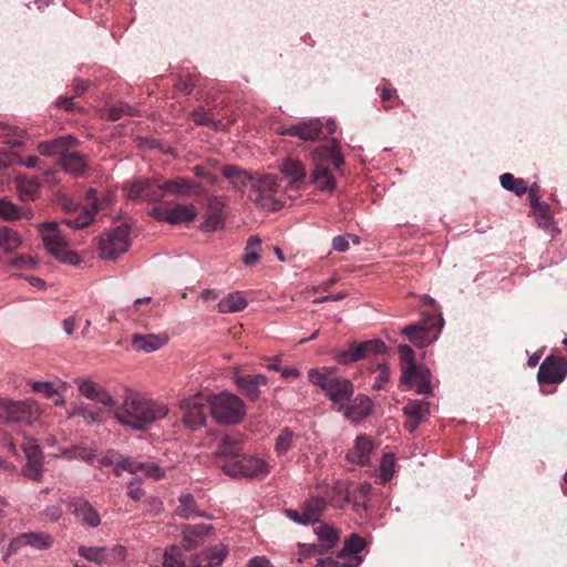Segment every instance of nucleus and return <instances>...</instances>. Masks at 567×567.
<instances>
[{"mask_svg": "<svg viewBox=\"0 0 567 567\" xmlns=\"http://www.w3.org/2000/svg\"><path fill=\"white\" fill-rule=\"evenodd\" d=\"M167 414L168 408L165 404L130 391L125 393L123 404L115 411L114 417L123 426L134 431H145Z\"/></svg>", "mask_w": 567, "mask_h": 567, "instance_id": "f257e3e1", "label": "nucleus"}, {"mask_svg": "<svg viewBox=\"0 0 567 567\" xmlns=\"http://www.w3.org/2000/svg\"><path fill=\"white\" fill-rule=\"evenodd\" d=\"M208 403L212 416L221 424H237L246 414L243 400L235 394L223 392L213 395Z\"/></svg>", "mask_w": 567, "mask_h": 567, "instance_id": "f03ea898", "label": "nucleus"}, {"mask_svg": "<svg viewBox=\"0 0 567 567\" xmlns=\"http://www.w3.org/2000/svg\"><path fill=\"white\" fill-rule=\"evenodd\" d=\"M39 230L43 245L50 255L68 265H78L81 261L80 256L69 249L68 241L56 223H42Z\"/></svg>", "mask_w": 567, "mask_h": 567, "instance_id": "7ed1b4c3", "label": "nucleus"}, {"mask_svg": "<svg viewBox=\"0 0 567 567\" xmlns=\"http://www.w3.org/2000/svg\"><path fill=\"white\" fill-rule=\"evenodd\" d=\"M278 177L271 174L256 175L251 184L252 200L264 210L277 212L282 203L275 198L278 192Z\"/></svg>", "mask_w": 567, "mask_h": 567, "instance_id": "20e7f679", "label": "nucleus"}, {"mask_svg": "<svg viewBox=\"0 0 567 567\" xmlns=\"http://www.w3.org/2000/svg\"><path fill=\"white\" fill-rule=\"evenodd\" d=\"M131 246L130 227L120 225L102 234L99 243V255L102 259L113 260L127 251Z\"/></svg>", "mask_w": 567, "mask_h": 567, "instance_id": "39448f33", "label": "nucleus"}, {"mask_svg": "<svg viewBox=\"0 0 567 567\" xmlns=\"http://www.w3.org/2000/svg\"><path fill=\"white\" fill-rule=\"evenodd\" d=\"M220 468L225 474L234 478H254L266 476L269 473V467L262 458L244 454L235 462L221 464Z\"/></svg>", "mask_w": 567, "mask_h": 567, "instance_id": "423d86ee", "label": "nucleus"}, {"mask_svg": "<svg viewBox=\"0 0 567 567\" xmlns=\"http://www.w3.org/2000/svg\"><path fill=\"white\" fill-rule=\"evenodd\" d=\"M386 350V344L380 339L367 340L360 343L351 342L347 350L334 355V360L341 365H350L372 354H383Z\"/></svg>", "mask_w": 567, "mask_h": 567, "instance_id": "0eeeda50", "label": "nucleus"}, {"mask_svg": "<svg viewBox=\"0 0 567 567\" xmlns=\"http://www.w3.org/2000/svg\"><path fill=\"white\" fill-rule=\"evenodd\" d=\"M34 403L31 401H0V422L4 424H31L34 414Z\"/></svg>", "mask_w": 567, "mask_h": 567, "instance_id": "6e6552de", "label": "nucleus"}, {"mask_svg": "<svg viewBox=\"0 0 567 567\" xmlns=\"http://www.w3.org/2000/svg\"><path fill=\"white\" fill-rule=\"evenodd\" d=\"M567 375V361L558 355L550 354L540 363L537 372L539 384H557Z\"/></svg>", "mask_w": 567, "mask_h": 567, "instance_id": "1a4fd4ad", "label": "nucleus"}, {"mask_svg": "<svg viewBox=\"0 0 567 567\" xmlns=\"http://www.w3.org/2000/svg\"><path fill=\"white\" fill-rule=\"evenodd\" d=\"M215 534L213 525L199 523L183 525L181 528V544L186 551L194 550L205 544Z\"/></svg>", "mask_w": 567, "mask_h": 567, "instance_id": "9d476101", "label": "nucleus"}, {"mask_svg": "<svg viewBox=\"0 0 567 567\" xmlns=\"http://www.w3.org/2000/svg\"><path fill=\"white\" fill-rule=\"evenodd\" d=\"M183 423L190 430H196L206 422V413L209 410V403H205L202 396L188 398L182 401Z\"/></svg>", "mask_w": 567, "mask_h": 567, "instance_id": "9b49d317", "label": "nucleus"}, {"mask_svg": "<svg viewBox=\"0 0 567 567\" xmlns=\"http://www.w3.org/2000/svg\"><path fill=\"white\" fill-rule=\"evenodd\" d=\"M27 462L21 468V474L34 482L43 478V453L35 441L30 440L23 445Z\"/></svg>", "mask_w": 567, "mask_h": 567, "instance_id": "f8f14e48", "label": "nucleus"}, {"mask_svg": "<svg viewBox=\"0 0 567 567\" xmlns=\"http://www.w3.org/2000/svg\"><path fill=\"white\" fill-rule=\"evenodd\" d=\"M158 221H166L171 225L193 221L197 216L194 205L177 204L173 207H155L151 212Z\"/></svg>", "mask_w": 567, "mask_h": 567, "instance_id": "ddd939ff", "label": "nucleus"}, {"mask_svg": "<svg viewBox=\"0 0 567 567\" xmlns=\"http://www.w3.org/2000/svg\"><path fill=\"white\" fill-rule=\"evenodd\" d=\"M353 392L354 386L349 379L334 377L331 379L324 394L332 402V409L339 412L340 409L350 401Z\"/></svg>", "mask_w": 567, "mask_h": 567, "instance_id": "4468645a", "label": "nucleus"}, {"mask_svg": "<svg viewBox=\"0 0 567 567\" xmlns=\"http://www.w3.org/2000/svg\"><path fill=\"white\" fill-rule=\"evenodd\" d=\"M373 411V402L365 394H358L353 399H350L342 409H340V413L351 421L354 424L360 423L371 415Z\"/></svg>", "mask_w": 567, "mask_h": 567, "instance_id": "2eb2a0df", "label": "nucleus"}, {"mask_svg": "<svg viewBox=\"0 0 567 567\" xmlns=\"http://www.w3.org/2000/svg\"><path fill=\"white\" fill-rule=\"evenodd\" d=\"M177 506L174 509V515L182 519H192L195 517L212 519L213 516L199 509V506L189 492H182L177 497Z\"/></svg>", "mask_w": 567, "mask_h": 567, "instance_id": "dca6fc26", "label": "nucleus"}, {"mask_svg": "<svg viewBox=\"0 0 567 567\" xmlns=\"http://www.w3.org/2000/svg\"><path fill=\"white\" fill-rule=\"evenodd\" d=\"M228 546L217 544L205 548L202 553L194 554L195 567H218L228 556Z\"/></svg>", "mask_w": 567, "mask_h": 567, "instance_id": "f3484780", "label": "nucleus"}, {"mask_svg": "<svg viewBox=\"0 0 567 567\" xmlns=\"http://www.w3.org/2000/svg\"><path fill=\"white\" fill-rule=\"evenodd\" d=\"M217 458L224 460V463L235 462L243 455V441L237 435H224L214 451Z\"/></svg>", "mask_w": 567, "mask_h": 567, "instance_id": "a211bd4d", "label": "nucleus"}, {"mask_svg": "<svg viewBox=\"0 0 567 567\" xmlns=\"http://www.w3.org/2000/svg\"><path fill=\"white\" fill-rule=\"evenodd\" d=\"M87 206L74 218H66L63 223L73 229H82L89 226L94 215L99 212L100 206L96 200V190L91 188L86 192Z\"/></svg>", "mask_w": 567, "mask_h": 567, "instance_id": "6ab92c4d", "label": "nucleus"}, {"mask_svg": "<svg viewBox=\"0 0 567 567\" xmlns=\"http://www.w3.org/2000/svg\"><path fill=\"white\" fill-rule=\"evenodd\" d=\"M235 383L246 398L257 401L260 396V388L267 385L268 379L264 374H237L235 375Z\"/></svg>", "mask_w": 567, "mask_h": 567, "instance_id": "aec40b11", "label": "nucleus"}, {"mask_svg": "<svg viewBox=\"0 0 567 567\" xmlns=\"http://www.w3.org/2000/svg\"><path fill=\"white\" fill-rule=\"evenodd\" d=\"M400 383L408 388H414L419 394L431 395L433 393L431 371L425 365L416 367V370L412 372L406 380H402L401 377Z\"/></svg>", "mask_w": 567, "mask_h": 567, "instance_id": "412c9836", "label": "nucleus"}, {"mask_svg": "<svg viewBox=\"0 0 567 567\" xmlns=\"http://www.w3.org/2000/svg\"><path fill=\"white\" fill-rule=\"evenodd\" d=\"M125 189L127 190V197L133 200L145 199L155 202L163 197V194L158 192V187H154L153 184L144 179L127 183Z\"/></svg>", "mask_w": 567, "mask_h": 567, "instance_id": "4be33fe9", "label": "nucleus"}, {"mask_svg": "<svg viewBox=\"0 0 567 567\" xmlns=\"http://www.w3.org/2000/svg\"><path fill=\"white\" fill-rule=\"evenodd\" d=\"M168 342V336L166 333H134L132 336V346L136 351H143L146 353L154 352Z\"/></svg>", "mask_w": 567, "mask_h": 567, "instance_id": "5701e85b", "label": "nucleus"}, {"mask_svg": "<svg viewBox=\"0 0 567 567\" xmlns=\"http://www.w3.org/2000/svg\"><path fill=\"white\" fill-rule=\"evenodd\" d=\"M172 192L176 195H200L204 193L203 187L189 178L178 177L175 179L166 181L163 185L158 186V192Z\"/></svg>", "mask_w": 567, "mask_h": 567, "instance_id": "b1692460", "label": "nucleus"}, {"mask_svg": "<svg viewBox=\"0 0 567 567\" xmlns=\"http://www.w3.org/2000/svg\"><path fill=\"white\" fill-rule=\"evenodd\" d=\"M72 513L86 526L97 527L101 518L97 511L84 498H76L71 503Z\"/></svg>", "mask_w": 567, "mask_h": 567, "instance_id": "393cba45", "label": "nucleus"}, {"mask_svg": "<svg viewBox=\"0 0 567 567\" xmlns=\"http://www.w3.org/2000/svg\"><path fill=\"white\" fill-rule=\"evenodd\" d=\"M59 163L62 168L74 176H81L84 174L87 162L84 155L79 152L61 151Z\"/></svg>", "mask_w": 567, "mask_h": 567, "instance_id": "a878e982", "label": "nucleus"}, {"mask_svg": "<svg viewBox=\"0 0 567 567\" xmlns=\"http://www.w3.org/2000/svg\"><path fill=\"white\" fill-rule=\"evenodd\" d=\"M223 175L230 181L233 188L243 193L248 184L254 183L256 175L250 174L248 171L241 169L236 165H226L221 168Z\"/></svg>", "mask_w": 567, "mask_h": 567, "instance_id": "bb28decb", "label": "nucleus"}, {"mask_svg": "<svg viewBox=\"0 0 567 567\" xmlns=\"http://www.w3.org/2000/svg\"><path fill=\"white\" fill-rule=\"evenodd\" d=\"M16 188L22 202H33L39 196L40 179L35 176L18 175L16 177Z\"/></svg>", "mask_w": 567, "mask_h": 567, "instance_id": "cd10ccee", "label": "nucleus"}, {"mask_svg": "<svg viewBox=\"0 0 567 567\" xmlns=\"http://www.w3.org/2000/svg\"><path fill=\"white\" fill-rule=\"evenodd\" d=\"M401 333L414 346L423 348L432 342L431 329L423 322L405 326Z\"/></svg>", "mask_w": 567, "mask_h": 567, "instance_id": "c85d7f7f", "label": "nucleus"}, {"mask_svg": "<svg viewBox=\"0 0 567 567\" xmlns=\"http://www.w3.org/2000/svg\"><path fill=\"white\" fill-rule=\"evenodd\" d=\"M281 174L289 178V184L292 187H299L306 179L307 173L305 166L298 159L286 158L280 165Z\"/></svg>", "mask_w": 567, "mask_h": 567, "instance_id": "c756f323", "label": "nucleus"}, {"mask_svg": "<svg viewBox=\"0 0 567 567\" xmlns=\"http://www.w3.org/2000/svg\"><path fill=\"white\" fill-rule=\"evenodd\" d=\"M373 444L369 436L359 435L355 439L354 447L347 454V460L365 465L370 461V453L372 452Z\"/></svg>", "mask_w": 567, "mask_h": 567, "instance_id": "7c9ffc66", "label": "nucleus"}, {"mask_svg": "<svg viewBox=\"0 0 567 567\" xmlns=\"http://www.w3.org/2000/svg\"><path fill=\"white\" fill-rule=\"evenodd\" d=\"M22 237L18 230L0 225V250L3 254H14L22 246Z\"/></svg>", "mask_w": 567, "mask_h": 567, "instance_id": "2f4dec72", "label": "nucleus"}, {"mask_svg": "<svg viewBox=\"0 0 567 567\" xmlns=\"http://www.w3.org/2000/svg\"><path fill=\"white\" fill-rule=\"evenodd\" d=\"M322 122L319 118L302 121L293 124V136L302 141H316L322 132Z\"/></svg>", "mask_w": 567, "mask_h": 567, "instance_id": "473e14b6", "label": "nucleus"}, {"mask_svg": "<svg viewBox=\"0 0 567 567\" xmlns=\"http://www.w3.org/2000/svg\"><path fill=\"white\" fill-rule=\"evenodd\" d=\"M311 183L321 192H333L336 189V179L329 168L316 163L315 169L310 175Z\"/></svg>", "mask_w": 567, "mask_h": 567, "instance_id": "72a5a7b5", "label": "nucleus"}, {"mask_svg": "<svg viewBox=\"0 0 567 567\" xmlns=\"http://www.w3.org/2000/svg\"><path fill=\"white\" fill-rule=\"evenodd\" d=\"M164 567H195L193 555L188 558L182 553V548L175 545L167 547L163 555Z\"/></svg>", "mask_w": 567, "mask_h": 567, "instance_id": "f704fd0d", "label": "nucleus"}, {"mask_svg": "<svg viewBox=\"0 0 567 567\" xmlns=\"http://www.w3.org/2000/svg\"><path fill=\"white\" fill-rule=\"evenodd\" d=\"M365 542L358 534H351L343 543L342 548L338 551L337 557L344 561H349L351 557H360L359 553L364 548Z\"/></svg>", "mask_w": 567, "mask_h": 567, "instance_id": "c9c22d12", "label": "nucleus"}, {"mask_svg": "<svg viewBox=\"0 0 567 567\" xmlns=\"http://www.w3.org/2000/svg\"><path fill=\"white\" fill-rule=\"evenodd\" d=\"M76 140L71 136H60L58 138L41 142L38 145V151L44 156H52L59 154L61 156V151H66V146L69 143H75Z\"/></svg>", "mask_w": 567, "mask_h": 567, "instance_id": "e433bc0d", "label": "nucleus"}, {"mask_svg": "<svg viewBox=\"0 0 567 567\" xmlns=\"http://www.w3.org/2000/svg\"><path fill=\"white\" fill-rule=\"evenodd\" d=\"M248 302L241 292H231L218 302V310L221 313H231L244 310Z\"/></svg>", "mask_w": 567, "mask_h": 567, "instance_id": "4c0bfd02", "label": "nucleus"}, {"mask_svg": "<svg viewBox=\"0 0 567 567\" xmlns=\"http://www.w3.org/2000/svg\"><path fill=\"white\" fill-rule=\"evenodd\" d=\"M24 546H30L38 550H45L52 547L53 537L45 532L23 533Z\"/></svg>", "mask_w": 567, "mask_h": 567, "instance_id": "58836bf2", "label": "nucleus"}, {"mask_svg": "<svg viewBox=\"0 0 567 567\" xmlns=\"http://www.w3.org/2000/svg\"><path fill=\"white\" fill-rule=\"evenodd\" d=\"M95 452L96 450L90 446L73 445L71 447L63 449L60 454L55 455V457L91 462L95 456Z\"/></svg>", "mask_w": 567, "mask_h": 567, "instance_id": "ea45409f", "label": "nucleus"}, {"mask_svg": "<svg viewBox=\"0 0 567 567\" xmlns=\"http://www.w3.org/2000/svg\"><path fill=\"white\" fill-rule=\"evenodd\" d=\"M408 419L424 422L430 415V403L423 400H410L402 409Z\"/></svg>", "mask_w": 567, "mask_h": 567, "instance_id": "a19ab883", "label": "nucleus"}, {"mask_svg": "<svg viewBox=\"0 0 567 567\" xmlns=\"http://www.w3.org/2000/svg\"><path fill=\"white\" fill-rule=\"evenodd\" d=\"M326 508V501L322 497H310L303 504V514L306 522L316 524L319 522L322 512Z\"/></svg>", "mask_w": 567, "mask_h": 567, "instance_id": "79ce46f5", "label": "nucleus"}, {"mask_svg": "<svg viewBox=\"0 0 567 567\" xmlns=\"http://www.w3.org/2000/svg\"><path fill=\"white\" fill-rule=\"evenodd\" d=\"M261 252V239L259 236H250L247 240L245 252L243 256V262L247 267L256 265L260 259Z\"/></svg>", "mask_w": 567, "mask_h": 567, "instance_id": "37998d69", "label": "nucleus"}, {"mask_svg": "<svg viewBox=\"0 0 567 567\" xmlns=\"http://www.w3.org/2000/svg\"><path fill=\"white\" fill-rule=\"evenodd\" d=\"M316 534L319 540L318 544L326 553L332 549L339 540V530L328 525L319 526Z\"/></svg>", "mask_w": 567, "mask_h": 567, "instance_id": "c03bdc74", "label": "nucleus"}, {"mask_svg": "<svg viewBox=\"0 0 567 567\" xmlns=\"http://www.w3.org/2000/svg\"><path fill=\"white\" fill-rule=\"evenodd\" d=\"M501 186L514 193L517 196H522L527 192V183L523 178H517L511 173H504L499 177Z\"/></svg>", "mask_w": 567, "mask_h": 567, "instance_id": "a18cd8bd", "label": "nucleus"}, {"mask_svg": "<svg viewBox=\"0 0 567 567\" xmlns=\"http://www.w3.org/2000/svg\"><path fill=\"white\" fill-rule=\"evenodd\" d=\"M0 138L8 145L21 146L24 142V131L0 122Z\"/></svg>", "mask_w": 567, "mask_h": 567, "instance_id": "49530a36", "label": "nucleus"}, {"mask_svg": "<svg viewBox=\"0 0 567 567\" xmlns=\"http://www.w3.org/2000/svg\"><path fill=\"white\" fill-rule=\"evenodd\" d=\"M78 553L81 557L84 559L102 565L106 564V554L107 548L106 547H100V546H79Z\"/></svg>", "mask_w": 567, "mask_h": 567, "instance_id": "de8ad7c7", "label": "nucleus"}, {"mask_svg": "<svg viewBox=\"0 0 567 567\" xmlns=\"http://www.w3.org/2000/svg\"><path fill=\"white\" fill-rule=\"evenodd\" d=\"M399 355L401 362L405 363L402 368V380H406L410 374L416 370V367H419L415 363L414 351L410 346L402 344L399 347Z\"/></svg>", "mask_w": 567, "mask_h": 567, "instance_id": "09e8293b", "label": "nucleus"}, {"mask_svg": "<svg viewBox=\"0 0 567 567\" xmlns=\"http://www.w3.org/2000/svg\"><path fill=\"white\" fill-rule=\"evenodd\" d=\"M24 212L17 204L7 198H0V218L4 221H14L23 218Z\"/></svg>", "mask_w": 567, "mask_h": 567, "instance_id": "8fccbe9b", "label": "nucleus"}, {"mask_svg": "<svg viewBox=\"0 0 567 567\" xmlns=\"http://www.w3.org/2000/svg\"><path fill=\"white\" fill-rule=\"evenodd\" d=\"M124 115L137 116L140 115V111L125 102H117L115 105L111 106L107 112V118L113 122L118 121Z\"/></svg>", "mask_w": 567, "mask_h": 567, "instance_id": "3c124183", "label": "nucleus"}, {"mask_svg": "<svg viewBox=\"0 0 567 567\" xmlns=\"http://www.w3.org/2000/svg\"><path fill=\"white\" fill-rule=\"evenodd\" d=\"M138 461H135L132 457L120 456L116 460L115 467L113 468L114 474L121 476L123 472H127L130 474L138 473Z\"/></svg>", "mask_w": 567, "mask_h": 567, "instance_id": "603ef678", "label": "nucleus"}, {"mask_svg": "<svg viewBox=\"0 0 567 567\" xmlns=\"http://www.w3.org/2000/svg\"><path fill=\"white\" fill-rule=\"evenodd\" d=\"M224 227V217L219 213L216 214H207L204 217V220L199 225V229L205 233L216 231Z\"/></svg>", "mask_w": 567, "mask_h": 567, "instance_id": "864d4df0", "label": "nucleus"}, {"mask_svg": "<svg viewBox=\"0 0 567 567\" xmlns=\"http://www.w3.org/2000/svg\"><path fill=\"white\" fill-rule=\"evenodd\" d=\"M395 457L392 453H385L380 464V477L383 482H388L394 474Z\"/></svg>", "mask_w": 567, "mask_h": 567, "instance_id": "5fc2aeb1", "label": "nucleus"}, {"mask_svg": "<svg viewBox=\"0 0 567 567\" xmlns=\"http://www.w3.org/2000/svg\"><path fill=\"white\" fill-rule=\"evenodd\" d=\"M293 433L288 427L284 429L276 439V451L279 455L286 454L291 447Z\"/></svg>", "mask_w": 567, "mask_h": 567, "instance_id": "6e6d98bb", "label": "nucleus"}, {"mask_svg": "<svg viewBox=\"0 0 567 567\" xmlns=\"http://www.w3.org/2000/svg\"><path fill=\"white\" fill-rule=\"evenodd\" d=\"M140 472H143L145 476L154 480H162L165 476V471L156 463L140 462L138 473Z\"/></svg>", "mask_w": 567, "mask_h": 567, "instance_id": "4d7b16f0", "label": "nucleus"}, {"mask_svg": "<svg viewBox=\"0 0 567 567\" xmlns=\"http://www.w3.org/2000/svg\"><path fill=\"white\" fill-rule=\"evenodd\" d=\"M324 371H319L317 369H310L308 377L309 380L315 384L318 385L323 392L328 388L329 383L331 382V379L334 377H329L328 373Z\"/></svg>", "mask_w": 567, "mask_h": 567, "instance_id": "13d9d810", "label": "nucleus"}, {"mask_svg": "<svg viewBox=\"0 0 567 567\" xmlns=\"http://www.w3.org/2000/svg\"><path fill=\"white\" fill-rule=\"evenodd\" d=\"M28 384L37 393L43 394L45 398H53L56 395V389L52 382L49 381H28Z\"/></svg>", "mask_w": 567, "mask_h": 567, "instance_id": "bf43d9fd", "label": "nucleus"}, {"mask_svg": "<svg viewBox=\"0 0 567 567\" xmlns=\"http://www.w3.org/2000/svg\"><path fill=\"white\" fill-rule=\"evenodd\" d=\"M35 267L34 260L29 256L20 255L7 261V269H32Z\"/></svg>", "mask_w": 567, "mask_h": 567, "instance_id": "052dcab7", "label": "nucleus"}, {"mask_svg": "<svg viewBox=\"0 0 567 567\" xmlns=\"http://www.w3.org/2000/svg\"><path fill=\"white\" fill-rule=\"evenodd\" d=\"M324 553L326 550H323L319 544H299L298 554L300 557L298 558V561L301 563L302 558L322 555Z\"/></svg>", "mask_w": 567, "mask_h": 567, "instance_id": "680f3d73", "label": "nucleus"}, {"mask_svg": "<svg viewBox=\"0 0 567 567\" xmlns=\"http://www.w3.org/2000/svg\"><path fill=\"white\" fill-rule=\"evenodd\" d=\"M126 558V548L122 545H115L112 548H107L106 565L122 563Z\"/></svg>", "mask_w": 567, "mask_h": 567, "instance_id": "e2e57ef3", "label": "nucleus"}, {"mask_svg": "<svg viewBox=\"0 0 567 567\" xmlns=\"http://www.w3.org/2000/svg\"><path fill=\"white\" fill-rule=\"evenodd\" d=\"M73 415H80L91 423H99L102 421L100 411L90 410L86 405L76 406L73 411Z\"/></svg>", "mask_w": 567, "mask_h": 567, "instance_id": "0e129e2a", "label": "nucleus"}, {"mask_svg": "<svg viewBox=\"0 0 567 567\" xmlns=\"http://www.w3.org/2000/svg\"><path fill=\"white\" fill-rule=\"evenodd\" d=\"M324 567H359L362 563V559L361 557H351L349 561H344L338 557H327L324 558Z\"/></svg>", "mask_w": 567, "mask_h": 567, "instance_id": "69168bd1", "label": "nucleus"}, {"mask_svg": "<svg viewBox=\"0 0 567 567\" xmlns=\"http://www.w3.org/2000/svg\"><path fill=\"white\" fill-rule=\"evenodd\" d=\"M378 377L375 379V382L372 384V389L374 390H381L385 383L390 380V371L389 367L385 363H379L377 365Z\"/></svg>", "mask_w": 567, "mask_h": 567, "instance_id": "338daca9", "label": "nucleus"}, {"mask_svg": "<svg viewBox=\"0 0 567 567\" xmlns=\"http://www.w3.org/2000/svg\"><path fill=\"white\" fill-rule=\"evenodd\" d=\"M90 400L97 401L104 406H114L115 400L112 395L103 388H99Z\"/></svg>", "mask_w": 567, "mask_h": 567, "instance_id": "774afa93", "label": "nucleus"}]
</instances>
